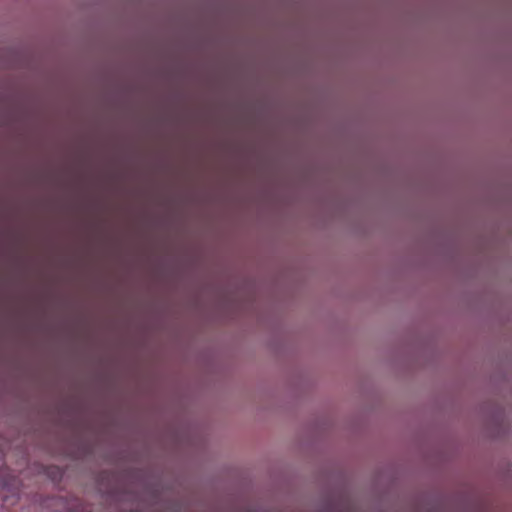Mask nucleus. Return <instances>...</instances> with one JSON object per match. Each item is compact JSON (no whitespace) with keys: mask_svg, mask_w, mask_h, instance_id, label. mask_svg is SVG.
Here are the masks:
<instances>
[{"mask_svg":"<svg viewBox=\"0 0 512 512\" xmlns=\"http://www.w3.org/2000/svg\"><path fill=\"white\" fill-rule=\"evenodd\" d=\"M18 483V481L16 480V478H12V483L10 482H3L1 485L4 487V488H8L9 490L11 488H14L16 486V484Z\"/></svg>","mask_w":512,"mask_h":512,"instance_id":"nucleus-1","label":"nucleus"}]
</instances>
